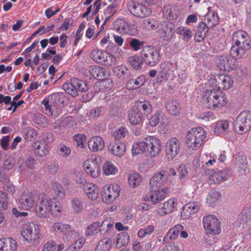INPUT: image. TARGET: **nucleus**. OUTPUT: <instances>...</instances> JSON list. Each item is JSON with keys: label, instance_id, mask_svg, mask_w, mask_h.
Wrapping results in <instances>:
<instances>
[{"label": "nucleus", "instance_id": "1", "mask_svg": "<svg viewBox=\"0 0 251 251\" xmlns=\"http://www.w3.org/2000/svg\"><path fill=\"white\" fill-rule=\"evenodd\" d=\"M162 151L161 141L153 136L146 137L142 141L135 143L132 147V153L138 154L144 152L151 157H156Z\"/></svg>", "mask_w": 251, "mask_h": 251}, {"label": "nucleus", "instance_id": "2", "mask_svg": "<svg viewBox=\"0 0 251 251\" xmlns=\"http://www.w3.org/2000/svg\"><path fill=\"white\" fill-rule=\"evenodd\" d=\"M202 100L205 105L213 110L220 109L227 103L226 97L216 84L215 85H212L209 89L204 92Z\"/></svg>", "mask_w": 251, "mask_h": 251}, {"label": "nucleus", "instance_id": "3", "mask_svg": "<svg viewBox=\"0 0 251 251\" xmlns=\"http://www.w3.org/2000/svg\"><path fill=\"white\" fill-rule=\"evenodd\" d=\"M206 131L201 127L190 129L186 135L187 146L193 150H198L206 141Z\"/></svg>", "mask_w": 251, "mask_h": 251}, {"label": "nucleus", "instance_id": "4", "mask_svg": "<svg viewBox=\"0 0 251 251\" xmlns=\"http://www.w3.org/2000/svg\"><path fill=\"white\" fill-rule=\"evenodd\" d=\"M40 227L38 224L30 222L23 226L21 234L27 243H36L40 239Z\"/></svg>", "mask_w": 251, "mask_h": 251}, {"label": "nucleus", "instance_id": "5", "mask_svg": "<svg viewBox=\"0 0 251 251\" xmlns=\"http://www.w3.org/2000/svg\"><path fill=\"white\" fill-rule=\"evenodd\" d=\"M142 61L149 66H156L160 61L161 57L159 50L151 46H145L141 52Z\"/></svg>", "mask_w": 251, "mask_h": 251}, {"label": "nucleus", "instance_id": "6", "mask_svg": "<svg viewBox=\"0 0 251 251\" xmlns=\"http://www.w3.org/2000/svg\"><path fill=\"white\" fill-rule=\"evenodd\" d=\"M67 99L62 93H54L44 99L42 103L44 105L46 114L53 115L51 104L64 106L66 105Z\"/></svg>", "mask_w": 251, "mask_h": 251}, {"label": "nucleus", "instance_id": "7", "mask_svg": "<svg viewBox=\"0 0 251 251\" xmlns=\"http://www.w3.org/2000/svg\"><path fill=\"white\" fill-rule=\"evenodd\" d=\"M235 126L236 132L238 134L247 132L251 127V112H241L236 118Z\"/></svg>", "mask_w": 251, "mask_h": 251}, {"label": "nucleus", "instance_id": "8", "mask_svg": "<svg viewBox=\"0 0 251 251\" xmlns=\"http://www.w3.org/2000/svg\"><path fill=\"white\" fill-rule=\"evenodd\" d=\"M63 89L73 97L78 95V91L86 92L88 88L85 82L76 78L71 79L70 83H65L63 85Z\"/></svg>", "mask_w": 251, "mask_h": 251}, {"label": "nucleus", "instance_id": "9", "mask_svg": "<svg viewBox=\"0 0 251 251\" xmlns=\"http://www.w3.org/2000/svg\"><path fill=\"white\" fill-rule=\"evenodd\" d=\"M150 191L144 197L145 201L150 202L153 204L160 203L167 197L168 189L166 187L153 188L149 187Z\"/></svg>", "mask_w": 251, "mask_h": 251}, {"label": "nucleus", "instance_id": "10", "mask_svg": "<svg viewBox=\"0 0 251 251\" xmlns=\"http://www.w3.org/2000/svg\"><path fill=\"white\" fill-rule=\"evenodd\" d=\"M202 222L203 227L207 233L214 234H219L221 233V222L215 215L204 216Z\"/></svg>", "mask_w": 251, "mask_h": 251}, {"label": "nucleus", "instance_id": "11", "mask_svg": "<svg viewBox=\"0 0 251 251\" xmlns=\"http://www.w3.org/2000/svg\"><path fill=\"white\" fill-rule=\"evenodd\" d=\"M131 14L138 18H145L151 15L152 10L145 5L135 1H131L128 4Z\"/></svg>", "mask_w": 251, "mask_h": 251}, {"label": "nucleus", "instance_id": "12", "mask_svg": "<svg viewBox=\"0 0 251 251\" xmlns=\"http://www.w3.org/2000/svg\"><path fill=\"white\" fill-rule=\"evenodd\" d=\"M91 56L95 62L105 65H111L116 61V58L113 55L98 49L92 51Z\"/></svg>", "mask_w": 251, "mask_h": 251}, {"label": "nucleus", "instance_id": "13", "mask_svg": "<svg viewBox=\"0 0 251 251\" xmlns=\"http://www.w3.org/2000/svg\"><path fill=\"white\" fill-rule=\"evenodd\" d=\"M158 33L160 37L165 41H170L175 33V25L169 21H163L158 25Z\"/></svg>", "mask_w": 251, "mask_h": 251}, {"label": "nucleus", "instance_id": "14", "mask_svg": "<svg viewBox=\"0 0 251 251\" xmlns=\"http://www.w3.org/2000/svg\"><path fill=\"white\" fill-rule=\"evenodd\" d=\"M205 174L209 176V182L214 184H218L226 180L230 176L229 171L227 169H217L214 171L207 169Z\"/></svg>", "mask_w": 251, "mask_h": 251}, {"label": "nucleus", "instance_id": "15", "mask_svg": "<svg viewBox=\"0 0 251 251\" xmlns=\"http://www.w3.org/2000/svg\"><path fill=\"white\" fill-rule=\"evenodd\" d=\"M232 43L236 46H241L245 49L251 48V39L248 33L242 30L236 31L232 34Z\"/></svg>", "mask_w": 251, "mask_h": 251}, {"label": "nucleus", "instance_id": "16", "mask_svg": "<svg viewBox=\"0 0 251 251\" xmlns=\"http://www.w3.org/2000/svg\"><path fill=\"white\" fill-rule=\"evenodd\" d=\"M120 191V186L117 184L105 186L102 194L103 201L105 203L113 201L119 196Z\"/></svg>", "mask_w": 251, "mask_h": 251}, {"label": "nucleus", "instance_id": "17", "mask_svg": "<svg viewBox=\"0 0 251 251\" xmlns=\"http://www.w3.org/2000/svg\"><path fill=\"white\" fill-rule=\"evenodd\" d=\"M217 64L221 70L228 72L235 70L237 67L236 60L231 56H219L217 60Z\"/></svg>", "mask_w": 251, "mask_h": 251}, {"label": "nucleus", "instance_id": "18", "mask_svg": "<svg viewBox=\"0 0 251 251\" xmlns=\"http://www.w3.org/2000/svg\"><path fill=\"white\" fill-rule=\"evenodd\" d=\"M53 204V199H48L46 197H43L40 200L35 207L36 215L41 218L48 217L50 213V206Z\"/></svg>", "mask_w": 251, "mask_h": 251}, {"label": "nucleus", "instance_id": "19", "mask_svg": "<svg viewBox=\"0 0 251 251\" xmlns=\"http://www.w3.org/2000/svg\"><path fill=\"white\" fill-rule=\"evenodd\" d=\"M53 204V199H48L46 197H43L40 200L35 207L36 215L41 218L48 217L50 213V206Z\"/></svg>", "mask_w": 251, "mask_h": 251}, {"label": "nucleus", "instance_id": "20", "mask_svg": "<svg viewBox=\"0 0 251 251\" xmlns=\"http://www.w3.org/2000/svg\"><path fill=\"white\" fill-rule=\"evenodd\" d=\"M180 148V141L176 137L170 138L166 144V155L169 160H173L178 153Z\"/></svg>", "mask_w": 251, "mask_h": 251}, {"label": "nucleus", "instance_id": "21", "mask_svg": "<svg viewBox=\"0 0 251 251\" xmlns=\"http://www.w3.org/2000/svg\"><path fill=\"white\" fill-rule=\"evenodd\" d=\"M169 175L165 170H161L154 174L151 178L149 187L153 188H161L160 187L166 184L168 179Z\"/></svg>", "mask_w": 251, "mask_h": 251}, {"label": "nucleus", "instance_id": "22", "mask_svg": "<svg viewBox=\"0 0 251 251\" xmlns=\"http://www.w3.org/2000/svg\"><path fill=\"white\" fill-rule=\"evenodd\" d=\"M36 197L28 192H24L21 196L18 208L20 210H29L35 204Z\"/></svg>", "mask_w": 251, "mask_h": 251}, {"label": "nucleus", "instance_id": "23", "mask_svg": "<svg viewBox=\"0 0 251 251\" xmlns=\"http://www.w3.org/2000/svg\"><path fill=\"white\" fill-rule=\"evenodd\" d=\"M233 83L232 78L229 75H220L217 79L213 78L210 80L211 85H217L220 89L228 90L231 87Z\"/></svg>", "mask_w": 251, "mask_h": 251}, {"label": "nucleus", "instance_id": "24", "mask_svg": "<svg viewBox=\"0 0 251 251\" xmlns=\"http://www.w3.org/2000/svg\"><path fill=\"white\" fill-rule=\"evenodd\" d=\"M97 159V157L91 158L86 160L83 163V168L86 173L94 178L99 176L100 172Z\"/></svg>", "mask_w": 251, "mask_h": 251}, {"label": "nucleus", "instance_id": "25", "mask_svg": "<svg viewBox=\"0 0 251 251\" xmlns=\"http://www.w3.org/2000/svg\"><path fill=\"white\" fill-rule=\"evenodd\" d=\"M200 209V204L198 202H189L186 204L181 212V217L187 219L196 213Z\"/></svg>", "mask_w": 251, "mask_h": 251}, {"label": "nucleus", "instance_id": "26", "mask_svg": "<svg viewBox=\"0 0 251 251\" xmlns=\"http://www.w3.org/2000/svg\"><path fill=\"white\" fill-rule=\"evenodd\" d=\"M88 146L91 151L97 152L102 151L104 148L105 144L101 137L94 136L89 139Z\"/></svg>", "mask_w": 251, "mask_h": 251}, {"label": "nucleus", "instance_id": "27", "mask_svg": "<svg viewBox=\"0 0 251 251\" xmlns=\"http://www.w3.org/2000/svg\"><path fill=\"white\" fill-rule=\"evenodd\" d=\"M90 74L98 80L104 79L110 75L109 71L105 68L93 66L90 68Z\"/></svg>", "mask_w": 251, "mask_h": 251}, {"label": "nucleus", "instance_id": "28", "mask_svg": "<svg viewBox=\"0 0 251 251\" xmlns=\"http://www.w3.org/2000/svg\"><path fill=\"white\" fill-rule=\"evenodd\" d=\"M176 205V200L174 198L169 199L165 201L161 208L157 210V213L161 216H165L173 211Z\"/></svg>", "mask_w": 251, "mask_h": 251}, {"label": "nucleus", "instance_id": "29", "mask_svg": "<svg viewBox=\"0 0 251 251\" xmlns=\"http://www.w3.org/2000/svg\"><path fill=\"white\" fill-rule=\"evenodd\" d=\"M208 12L205 17V23L209 28L217 25L220 22V19L216 12L212 10L211 7L208 8Z\"/></svg>", "mask_w": 251, "mask_h": 251}, {"label": "nucleus", "instance_id": "30", "mask_svg": "<svg viewBox=\"0 0 251 251\" xmlns=\"http://www.w3.org/2000/svg\"><path fill=\"white\" fill-rule=\"evenodd\" d=\"M179 8L177 6L172 4L164 6L163 14L165 18L169 20H175L177 18Z\"/></svg>", "mask_w": 251, "mask_h": 251}, {"label": "nucleus", "instance_id": "31", "mask_svg": "<svg viewBox=\"0 0 251 251\" xmlns=\"http://www.w3.org/2000/svg\"><path fill=\"white\" fill-rule=\"evenodd\" d=\"M238 220L243 225L248 226L251 224V205L243 209L238 217Z\"/></svg>", "mask_w": 251, "mask_h": 251}, {"label": "nucleus", "instance_id": "32", "mask_svg": "<svg viewBox=\"0 0 251 251\" xmlns=\"http://www.w3.org/2000/svg\"><path fill=\"white\" fill-rule=\"evenodd\" d=\"M0 251H16V241L9 237L0 238Z\"/></svg>", "mask_w": 251, "mask_h": 251}, {"label": "nucleus", "instance_id": "33", "mask_svg": "<svg viewBox=\"0 0 251 251\" xmlns=\"http://www.w3.org/2000/svg\"><path fill=\"white\" fill-rule=\"evenodd\" d=\"M143 114L136 107H133L131 111L128 115V120L131 124L137 125L140 124L143 121Z\"/></svg>", "mask_w": 251, "mask_h": 251}, {"label": "nucleus", "instance_id": "34", "mask_svg": "<svg viewBox=\"0 0 251 251\" xmlns=\"http://www.w3.org/2000/svg\"><path fill=\"white\" fill-rule=\"evenodd\" d=\"M84 191L89 199H91L92 201H96L98 199L100 189L97 185L92 183L87 184L85 186Z\"/></svg>", "mask_w": 251, "mask_h": 251}, {"label": "nucleus", "instance_id": "35", "mask_svg": "<svg viewBox=\"0 0 251 251\" xmlns=\"http://www.w3.org/2000/svg\"><path fill=\"white\" fill-rule=\"evenodd\" d=\"M149 120L150 125L151 126H156L159 124L162 125H165L167 121V119L163 113L157 112L151 116Z\"/></svg>", "mask_w": 251, "mask_h": 251}, {"label": "nucleus", "instance_id": "36", "mask_svg": "<svg viewBox=\"0 0 251 251\" xmlns=\"http://www.w3.org/2000/svg\"><path fill=\"white\" fill-rule=\"evenodd\" d=\"M184 227L180 224H177L171 228L166 233L164 238V240L175 239L177 238L180 233V231L183 230Z\"/></svg>", "mask_w": 251, "mask_h": 251}, {"label": "nucleus", "instance_id": "37", "mask_svg": "<svg viewBox=\"0 0 251 251\" xmlns=\"http://www.w3.org/2000/svg\"><path fill=\"white\" fill-rule=\"evenodd\" d=\"M209 27L203 22L199 24L195 35V40L197 42L201 41L205 36Z\"/></svg>", "mask_w": 251, "mask_h": 251}, {"label": "nucleus", "instance_id": "38", "mask_svg": "<svg viewBox=\"0 0 251 251\" xmlns=\"http://www.w3.org/2000/svg\"><path fill=\"white\" fill-rule=\"evenodd\" d=\"M179 104L175 100H168L165 105L166 110L169 113L174 116H178L180 114Z\"/></svg>", "mask_w": 251, "mask_h": 251}, {"label": "nucleus", "instance_id": "39", "mask_svg": "<svg viewBox=\"0 0 251 251\" xmlns=\"http://www.w3.org/2000/svg\"><path fill=\"white\" fill-rule=\"evenodd\" d=\"M221 198V194L219 192L212 190L209 192L206 198V203L209 206L213 207L217 204Z\"/></svg>", "mask_w": 251, "mask_h": 251}, {"label": "nucleus", "instance_id": "40", "mask_svg": "<svg viewBox=\"0 0 251 251\" xmlns=\"http://www.w3.org/2000/svg\"><path fill=\"white\" fill-rule=\"evenodd\" d=\"M229 126V122L226 120L218 121L216 123L214 132L215 133L220 135L228 130Z\"/></svg>", "mask_w": 251, "mask_h": 251}, {"label": "nucleus", "instance_id": "41", "mask_svg": "<svg viewBox=\"0 0 251 251\" xmlns=\"http://www.w3.org/2000/svg\"><path fill=\"white\" fill-rule=\"evenodd\" d=\"M112 247V241L109 238L100 240L96 246L95 251H109Z\"/></svg>", "mask_w": 251, "mask_h": 251}, {"label": "nucleus", "instance_id": "42", "mask_svg": "<svg viewBox=\"0 0 251 251\" xmlns=\"http://www.w3.org/2000/svg\"><path fill=\"white\" fill-rule=\"evenodd\" d=\"M113 72L116 76L123 79L127 78L130 73L127 67L123 65L114 67Z\"/></svg>", "mask_w": 251, "mask_h": 251}, {"label": "nucleus", "instance_id": "43", "mask_svg": "<svg viewBox=\"0 0 251 251\" xmlns=\"http://www.w3.org/2000/svg\"><path fill=\"white\" fill-rule=\"evenodd\" d=\"M110 152L115 155L119 157L122 156L126 151L125 144L123 143H116L109 147Z\"/></svg>", "mask_w": 251, "mask_h": 251}, {"label": "nucleus", "instance_id": "44", "mask_svg": "<svg viewBox=\"0 0 251 251\" xmlns=\"http://www.w3.org/2000/svg\"><path fill=\"white\" fill-rule=\"evenodd\" d=\"M65 248L64 244L58 245L54 241H49L45 244L42 251H61Z\"/></svg>", "mask_w": 251, "mask_h": 251}, {"label": "nucleus", "instance_id": "45", "mask_svg": "<svg viewBox=\"0 0 251 251\" xmlns=\"http://www.w3.org/2000/svg\"><path fill=\"white\" fill-rule=\"evenodd\" d=\"M176 31L177 34L181 35L185 41H188L193 35V31L191 29L183 26L178 27L176 29Z\"/></svg>", "mask_w": 251, "mask_h": 251}, {"label": "nucleus", "instance_id": "46", "mask_svg": "<svg viewBox=\"0 0 251 251\" xmlns=\"http://www.w3.org/2000/svg\"><path fill=\"white\" fill-rule=\"evenodd\" d=\"M249 50L241 46L233 45L230 49V54L234 58H241L245 55L246 51Z\"/></svg>", "mask_w": 251, "mask_h": 251}, {"label": "nucleus", "instance_id": "47", "mask_svg": "<svg viewBox=\"0 0 251 251\" xmlns=\"http://www.w3.org/2000/svg\"><path fill=\"white\" fill-rule=\"evenodd\" d=\"M114 222L111 217L106 218L100 226V234H104L108 232L113 227Z\"/></svg>", "mask_w": 251, "mask_h": 251}, {"label": "nucleus", "instance_id": "48", "mask_svg": "<svg viewBox=\"0 0 251 251\" xmlns=\"http://www.w3.org/2000/svg\"><path fill=\"white\" fill-rule=\"evenodd\" d=\"M134 107L143 112L145 115H148L152 111V106L148 101H137Z\"/></svg>", "mask_w": 251, "mask_h": 251}, {"label": "nucleus", "instance_id": "49", "mask_svg": "<svg viewBox=\"0 0 251 251\" xmlns=\"http://www.w3.org/2000/svg\"><path fill=\"white\" fill-rule=\"evenodd\" d=\"M102 171L106 176L114 175L118 171V168L111 162L106 161L102 166Z\"/></svg>", "mask_w": 251, "mask_h": 251}, {"label": "nucleus", "instance_id": "50", "mask_svg": "<svg viewBox=\"0 0 251 251\" xmlns=\"http://www.w3.org/2000/svg\"><path fill=\"white\" fill-rule=\"evenodd\" d=\"M128 183L130 187L134 188L140 185L142 181V176L138 173H133L128 176Z\"/></svg>", "mask_w": 251, "mask_h": 251}, {"label": "nucleus", "instance_id": "51", "mask_svg": "<svg viewBox=\"0 0 251 251\" xmlns=\"http://www.w3.org/2000/svg\"><path fill=\"white\" fill-rule=\"evenodd\" d=\"M130 241L129 236L127 233L123 232L119 233L116 237V245L117 247L120 248L126 245Z\"/></svg>", "mask_w": 251, "mask_h": 251}, {"label": "nucleus", "instance_id": "52", "mask_svg": "<svg viewBox=\"0 0 251 251\" xmlns=\"http://www.w3.org/2000/svg\"><path fill=\"white\" fill-rule=\"evenodd\" d=\"M127 24V21L123 19H118L114 22L113 28L115 30L124 35L125 33V31L126 30V27Z\"/></svg>", "mask_w": 251, "mask_h": 251}, {"label": "nucleus", "instance_id": "53", "mask_svg": "<svg viewBox=\"0 0 251 251\" xmlns=\"http://www.w3.org/2000/svg\"><path fill=\"white\" fill-rule=\"evenodd\" d=\"M79 237V233L71 228L70 225V228L64 232L62 237L64 241L70 242Z\"/></svg>", "mask_w": 251, "mask_h": 251}, {"label": "nucleus", "instance_id": "54", "mask_svg": "<svg viewBox=\"0 0 251 251\" xmlns=\"http://www.w3.org/2000/svg\"><path fill=\"white\" fill-rule=\"evenodd\" d=\"M69 228H70V225L62 222H56L51 226L53 231L60 234L62 236Z\"/></svg>", "mask_w": 251, "mask_h": 251}, {"label": "nucleus", "instance_id": "55", "mask_svg": "<svg viewBox=\"0 0 251 251\" xmlns=\"http://www.w3.org/2000/svg\"><path fill=\"white\" fill-rule=\"evenodd\" d=\"M32 147L34 149V153L39 156H44L48 152V150L46 148L47 147L42 146L39 141L35 142L33 144Z\"/></svg>", "mask_w": 251, "mask_h": 251}, {"label": "nucleus", "instance_id": "56", "mask_svg": "<svg viewBox=\"0 0 251 251\" xmlns=\"http://www.w3.org/2000/svg\"><path fill=\"white\" fill-rule=\"evenodd\" d=\"M142 26L147 29L154 30L158 27V24L155 19L150 18L142 21Z\"/></svg>", "mask_w": 251, "mask_h": 251}, {"label": "nucleus", "instance_id": "57", "mask_svg": "<svg viewBox=\"0 0 251 251\" xmlns=\"http://www.w3.org/2000/svg\"><path fill=\"white\" fill-rule=\"evenodd\" d=\"M51 187L54 195L58 198H62L65 196V190L60 183L53 182L51 183Z\"/></svg>", "mask_w": 251, "mask_h": 251}, {"label": "nucleus", "instance_id": "58", "mask_svg": "<svg viewBox=\"0 0 251 251\" xmlns=\"http://www.w3.org/2000/svg\"><path fill=\"white\" fill-rule=\"evenodd\" d=\"M33 123L39 127H45L47 126L48 122L44 115L41 114H37L34 118Z\"/></svg>", "mask_w": 251, "mask_h": 251}, {"label": "nucleus", "instance_id": "59", "mask_svg": "<svg viewBox=\"0 0 251 251\" xmlns=\"http://www.w3.org/2000/svg\"><path fill=\"white\" fill-rule=\"evenodd\" d=\"M128 62L131 66L135 70H139L141 69L143 61H141L139 56H132L128 58Z\"/></svg>", "mask_w": 251, "mask_h": 251}, {"label": "nucleus", "instance_id": "60", "mask_svg": "<svg viewBox=\"0 0 251 251\" xmlns=\"http://www.w3.org/2000/svg\"><path fill=\"white\" fill-rule=\"evenodd\" d=\"M24 137L25 140L27 141H32L36 139L37 133L32 127H27L24 130Z\"/></svg>", "mask_w": 251, "mask_h": 251}, {"label": "nucleus", "instance_id": "61", "mask_svg": "<svg viewBox=\"0 0 251 251\" xmlns=\"http://www.w3.org/2000/svg\"><path fill=\"white\" fill-rule=\"evenodd\" d=\"M144 44V41H141L136 38H130L129 40V45L130 48L135 51L139 50Z\"/></svg>", "mask_w": 251, "mask_h": 251}, {"label": "nucleus", "instance_id": "62", "mask_svg": "<svg viewBox=\"0 0 251 251\" xmlns=\"http://www.w3.org/2000/svg\"><path fill=\"white\" fill-rule=\"evenodd\" d=\"M100 228V223L99 222H95L89 226L86 230V235L91 236L95 235L99 228Z\"/></svg>", "mask_w": 251, "mask_h": 251}, {"label": "nucleus", "instance_id": "63", "mask_svg": "<svg viewBox=\"0 0 251 251\" xmlns=\"http://www.w3.org/2000/svg\"><path fill=\"white\" fill-rule=\"evenodd\" d=\"M8 199L7 195L1 190H0V208L6 210L8 208Z\"/></svg>", "mask_w": 251, "mask_h": 251}, {"label": "nucleus", "instance_id": "64", "mask_svg": "<svg viewBox=\"0 0 251 251\" xmlns=\"http://www.w3.org/2000/svg\"><path fill=\"white\" fill-rule=\"evenodd\" d=\"M145 82V77L144 75H140L137 77L136 79H130L128 80L127 85L129 83L133 84L132 88H137L141 86H142Z\"/></svg>", "mask_w": 251, "mask_h": 251}]
</instances>
